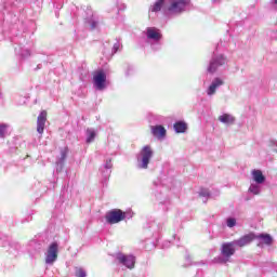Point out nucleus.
Masks as SVG:
<instances>
[{
    "mask_svg": "<svg viewBox=\"0 0 277 277\" xmlns=\"http://www.w3.org/2000/svg\"><path fill=\"white\" fill-rule=\"evenodd\" d=\"M22 12H25V0H6L3 12L0 11V27L2 26V38L15 44V54L22 60H27L31 56V52L27 49L23 50L25 36L21 35L18 29Z\"/></svg>",
    "mask_w": 277,
    "mask_h": 277,
    "instance_id": "f257e3e1",
    "label": "nucleus"
},
{
    "mask_svg": "<svg viewBox=\"0 0 277 277\" xmlns=\"http://www.w3.org/2000/svg\"><path fill=\"white\" fill-rule=\"evenodd\" d=\"M253 241L254 234L250 233L234 241L224 242L221 247V254L213 259V263L217 265L230 263V256H234L235 252H237V248H246V246H250Z\"/></svg>",
    "mask_w": 277,
    "mask_h": 277,
    "instance_id": "f03ea898",
    "label": "nucleus"
},
{
    "mask_svg": "<svg viewBox=\"0 0 277 277\" xmlns=\"http://www.w3.org/2000/svg\"><path fill=\"white\" fill-rule=\"evenodd\" d=\"M189 3L190 0H169V3L163 6L164 16H167V18L181 16V14L187 10Z\"/></svg>",
    "mask_w": 277,
    "mask_h": 277,
    "instance_id": "7ed1b4c3",
    "label": "nucleus"
},
{
    "mask_svg": "<svg viewBox=\"0 0 277 277\" xmlns=\"http://www.w3.org/2000/svg\"><path fill=\"white\" fill-rule=\"evenodd\" d=\"M155 157V151L150 145H145L136 156V168L138 170H148L150 160Z\"/></svg>",
    "mask_w": 277,
    "mask_h": 277,
    "instance_id": "20e7f679",
    "label": "nucleus"
},
{
    "mask_svg": "<svg viewBox=\"0 0 277 277\" xmlns=\"http://www.w3.org/2000/svg\"><path fill=\"white\" fill-rule=\"evenodd\" d=\"M113 259L116 265H119L123 271L135 269V263L137 259L133 254H124L122 252H117L113 254Z\"/></svg>",
    "mask_w": 277,
    "mask_h": 277,
    "instance_id": "39448f33",
    "label": "nucleus"
},
{
    "mask_svg": "<svg viewBox=\"0 0 277 277\" xmlns=\"http://www.w3.org/2000/svg\"><path fill=\"white\" fill-rule=\"evenodd\" d=\"M146 38L147 42L150 44L153 51L161 50V40L163 39V35L161 30L157 27H147L146 28Z\"/></svg>",
    "mask_w": 277,
    "mask_h": 277,
    "instance_id": "423d86ee",
    "label": "nucleus"
},
{
    "mask_svg": "<svg viewBox=\"0 0 277 277\" xmlns=\"http://www.w3.org/2000/svg\"><path fill=\"white\" fill-rule=\"evenodd\" d=\"M133 211H122L120 209H113L106 213V222L108 224H119L123 220H131Z\"/></svg>",
    "mask_w": 277,
    "mask_h": 277,
    "instance_id": "0eeeda50",
    "label": "nucleus"
},
{
    "mask_svg": "<svg viewBox=\"0 0 277 277\" xmlns=\"http://www.w3.org/2000/svg\"><path fill=\"white\" fill-rule=\"evenodd\" d=\"M224 64H226V58L224 57V55L213 52L207 70L208 72H210V75H213L217 70V68L224 66Z\"/></svg>",
    "mask_w": 277,
    "mask_h": 277,
    "instance_id": "6e6552de",
    "label": "nucleus"
},
{
    "mask_svg": "<svg viewBox=\"0 0 277 277\" xmlns=\"http://www.w3.org/2000/svg\"><path fill=\"white\" fill-rule=\"evenodd\" d=\"M60 252V243L53 241L49 245L45 252V265H53L57 261V253Z\"/></svg>",
    "mask_w": 277,
    "mask_h": 277,
    "instance_id": "1a4fd4ad",
    "label": "nucleus"
},
{
    "mask_svg": "<svg viewBox=\"0 0 277 277\" xmlns=\"http://www.w3.org/2000/svg\"><path fill=\"white\" fill-rule=\"evenodd\" d=\"M111 168H114V163H111V158H106L104 160V163L100 167L103 185H107V181H109V177L111 176Z\"/></svg>",
    "mask_w": 277,
    "mask_h": 277,
    "instance_id": "9d476101",
    "label": "nucleus"
},
{
    "mask_svg": "<svg viewBox=\"0 0 277 277\" xmlns=\"http://www.w3.org/2000/svg\"><path fill=\"white\" fill-rule=\"evenodd\" d=\"M93 84L95 90H98L100 92H103V90L107 88V75L105 71L101 70L94 75Z\"/></svg>",
    "mask_w": 277,
    "mask_h": 277,
    "instance_id": "9b49d317",
    "label": "nucleus"
},
{
    "mask_svg": "<svg viewBox=\"0 0 277 277\" xmlns=\"http://www.w3.org/2000/svg\"><path fill=\"white\" fill-rule=\"evenodd\" d=\"M0 246L2 248H6L9 252H12V250H15V251L21 250V243L16 241H12V239L5 235L0 237Z\"/></svg>",
    "mask_w": 277,
    "mask_h": 277,
    "instance_id": "f8f14e48",
    "label": "nucleus"
},
{
    "mask_svg": "<svg viewBox=\"0 0 277 277\" xmlns=\"http://www.w3.org/2000/svg\"><path fill=\"white\" fill-rule=\"evenodd\" d=\"M27 250L31 256H34V254H40V252L44 250V242L36 239L30 240Z\"/></svg>",
    "mask_w": 277,
    "mask_h": 277,
    "instance_id": "ddd939ff",
    "label": "nucleus"
},
{
    "mask_svg": "<svg viewBox=\"0 0 277 277\" xmlns=\"http://www.w3.org/2000/svg\"><path fill=\"white\" fill-rule=\"evenodd\" d=\"M222 85H224V80L222 78H214L206 90L207 96H214L217 88H222Z\"/></svg>",
    "mask_w": 277,
    "mask_h": 277,
    "instance_id": "4468645a",
    "label": "nucleus"
},
{
    "mask_svg": "<svg viewBox=\"0 0 277 277\" xmlns=\"http://www.w3.org/2000/svg\"><path fill=\"white\" fill-rule=\"evenodd\" d=\"M47 124V110H42L37 117V132L39 135L44 133V126Z\"/></svg>",
    "mask_w": 277,
    "mask_h": 277,
    "instance_id": "2eb2a0df",
    "label": "nucleus"
},
{
    "mask_svg": "<svg viewBox=\"0 0 277 277\" xmlns=\"http://www.w3.org/2000/svg\"><path fill=\"white\" fill-rule=\"evenodd\" d=\"M254 239L259 240L258 246H263V243H265V246H272V243H274V238H272L269 234L254 235L253 241Z\"/></svg>",
    "mask_w": 277,
    "mask_h": 277,
    "instance_id": "dca6fc26",
    "label": "nucleus"
},
{
    "mask_svg": "<svg viewBox=\"0 0 277 277\" xmlns=\"http://www.w3.org/2000/svg\"><path fill=\"white\" fill-rule=\"evenodd\" d=\"M252 177L258 185H263V183H265V175H263L262 170L254 169L252 171Z\"/></svg>",
    "mask_w": 277,
    "mask_h": 277,
    "instance_id": "f3484780",
    "label": "nucleus"
},
{
    "mask_svg": "<svg viewBox=\"0 0 277 277\" xmlns=\"http://www.w3.org/2000/svg\"><path fill=\"white\" fill-rule=\"evenodd\" d=\"M151 133L154 137H166V128L163 126L151 127Z\"/></svg>",
    "mask_w": 277,
    "mask_h": 277,
    "instance_id": "a211bd4d",
    "label": "nucleus"
},
{
    "mask_svg": "<svg viewBox=\"0 0 277 277\" xmlns=\"http://www.w3.org/2000/svg\"><path fill=\"white\" fill-rule=\"evenodd\" d=\"M66 157H68V147H65L64 149L61 150V157L56 161V166L61 170L62 168H64V162L66 161Z\"/></svg>",
    "mask_w": 277,
    "mask_h": 277,
    "instance_id": "6ab92c4d",
    "label": "nucleus"
},
{
    "mask_svg": "<svg viewBox=\"0 0 277 277\" xmlns=\"http://www.w3.org/2000/svg\"><path fill=\"white\" fill-rule=\"evenodd\" d=\"M71 192L72 190L70 189V185L68 183H65L61 189V199L66 200L70 198Z\"/></svg>",
    "mask_w": 277,
    "mask_h": 277,
    "instance_id": "aec40b11",
    "label": "nucleus"
},
{
    "mask_svg": "<svg viewBox=\"0 0 277 277\" xmlns=\"http://www.w3.org/2000/svg\"><path fill=\"white\" fill-rule=\"evenodd\" d=\"M220 122H222L223 124H227L230 126L235 122V117H233V115H228V114H223L219 117Z\"/></svg>",
    "mask_w": 277,
    "mask_h": 277,
    "instance_id": "412c9836",
    "label": "nucleus"
},
{
    "mask_svg": "<svg viewBox=\"0 0 277 277\" xmlns=\"http://www.w3.org/2000/svg\"><path fill=\"white\" fill-rule=\"evenodd\" d=\"M173 129L175 133H185V131H187V123H185V121H176Z\"/></svg>",
    "mask_w": 277,
    "mask_h": 277,
    "instance_id": "4be33fe9",
    "label": "nucleus"
},
{
    "mask_svg": "<svg viewBox=\"0 0 277 277\" xmlns=\"http://www.w3.org/2000/svg\"><path fill=\"white\" fill-rule=\"evenodd\" d=\"M163 5H166V0H157L149 10L150 12H161Z\"/></svg>",
    "mask_w": 277,
    "mask_h": 277,
    "instance_id": "5701e85b",
    "label": "nucleus"
},
{
    "mask_svg": "<svg viewBox=\"0 0 277 277\" xmlns=\"http://www.w3.org/2000/svg\"><path fill=\"white\" fill-rule=\"evenodd\" d=\"M85 135H87V144H92V142H94V140L96 138V132L92 129H87L85 131Z\"/></svg>",
    "mask_w": 277,
    "mask_h": 277,
    "instance_id": "b1692460",
    "label": "nucleus"
},
{
    "mask_svg": "<svg viewBox=\"0 0 277 277\" xmlns=\"http://www.w3.org/2000/svg\"><path fill=\"white\" fill-rule=\"evenodd\" d=\"M199 196L201 198H205L203 202L207 203V200H209V198H211V193L207 188H201L199 190Z\"/></svg>",
    "mask_w": 277,
    "mask_h": 277,
    "instance_id": "393cba45",
    "label": "nucleus"
},
{
    "mask_svg": "<svg viewBox=\"0 0 277 277\" xmlns=\"http://www.w3.org/2000/svg\"><path fill=\"white\" fill-rule=\"evenodd\" d=\"M249 192L254 196H259V194H261V186H259V184H251L249 187Z\"/></svg>",
    "mask_w": 277,
    "mask_h": 277,
    "instance_id": "a878e982",
    "label": "nucleus"
},
{
    "mask_svg": "<svg viewBox=\"0 0 277 277\" xmlns=\"http://www.w3.org/2000/svg\"><path fill=\"white\" fill-rule=\"evenodd\" d=\"M75 276L76 277H87L88 273L83 269V267H75Z\"/></svg>",
    "mask_w": 277,
    "mask_h": 277,
    "instance_id": "bb28decb",
    "label": "nucleus"
},
{
    "mask_svg": "<svg viewBox=\"0 0 277 277\" xmlns=\"http://www.w3.org/2000/svg\"><path fill=\"white\" fill-rule=\"evenodd\" d=\"M121 50H122V43L120 42V40H117V42H115L113 45L111 53L113 55H116V53Z\"/></svg>",
    "mask_w": 277,
    "mask_h": 277,
    "instance_id": "cd10ccee",
    "label": "nucleus"
},
{
    "mask_svg": "<svg viewBox=\"0 0 277 277\" xmlns=\"http://www.w3.org/2000/svg\"><path fill=\"white\" fill-rule=\"evenodd\" d=\"M226 224H227L228 228H234V226H237V219L228 217L226 220Z\"/></svg>",
    "mask_w": 277,
    "mask_h": 277,
    "instance_id": "c85d7f7f",
    "label": "nucleus"
},
{
    "mask_svg": "<svg viewBox=\"0 0 277 277\" xmlns=\"http://www.w3.org/2000/svg\"><path fill=\"white\" fill-rule=\"evenodd\" d=\"M88 24L90 25L92 30H94V29H96V27H98V21L93 19V18L89 19Z\"/></svg>",
    "mask_w": 277,
    "mask_h": 277,
    "instance_id": "c756f323",
    "label": "nucleus"
},
{
    "mask_svg": "<svg viewBox=\"0 0 277 277\" xmlns=\"http://www.w3.org/2000/svg\"><path fill=\"white\" fill-rule=\"evenodd\" d=\"M5 133H8V126L0 124V137H5Z\"/></svg>",
    "mask_w": 277,
    "mask_h": 277,
    "instance_id": "7c9ffc66",
    "label": "nucleus"
},
{
    "mask_svg": "<svg viewBox=\"0 0 277 277\" xmlns=\"http://www.w3.org/2000/svg\"><path fill=\"white\" fill-rule=\"evenodd\" d=\"M160 205H164V206H168L170 205V199H166V200H162L161 197L157 196Z\"/></svg>",
    "mask_w": 277,
    "mask_h": 277,
    "instance_id": "2f4dec72",
    "label": "nucleus"
},
{
    "mask_svg": "<svg viewBox=\"0 0 277 277\" xmlns=\"http://www.w3.org/2000/svg\"><path fill=\"white\" fill-rule=\"evenodd\" d=\"M31 220H32L31 215H28L25 219L21 220V224H25V222H31Z\"/></svg>",
    "mask_w": 277,
    "mask_h": 277,
    "instance_id": "473e14b6",
    "label": "nucleus"
},
{
    "mask_svg": "<svg viewBox=\"0 0 277 277\" xmlns=\"http://www.w3.org/2000/svg\"><path fill=\"white\" fill-rule=\"evenodd\" d=\"M186 265H198V263H192V258H189V255H186Z\"/></svg>",
    "mask_w": 277,
    "mask_h": 277,
    "instance_id": "72a5a7b5",
    "label": "nucleus"
},
{
    "mask_svg": "<svg viewBox=\"0 0 277 277\" xmlns=\"http://www.w3.org/2000/svg\"><path fill=\"white\" fill-rule=\"evenodd\" d=\"M88 75H90V71H84V75L80 77L81 81H83Z\"/></svg>",
    "mask_w": 277,
    "mask_h": 277,
    "instance_id": "f704fd0d",
    "label": "nucleus"
},
{
    "mask_svg": "<svg viewBox=\"0 0 277 277\" xmlns=\"http://www.w3.org/2000/svg\"><path fill=\"white\" fill-rule=\"evenodd\" d=\"M162 248H170V241H164L162 243Z\"/></svg>",
    "mask_w": 277,
    "mask_h": 277,
    "instance_id": "c9c22d12",
    "label": "nucleus"
},
{
    "mask_svg": "<svg viewBox=\"0 0 277 277\" xmlns=\"http://www.w3.org/2000/svg\"><path fill=\"white\" fill-rule=\"evenodd\" d=\"M131 70H133V67H128V71L126 72V75L129 76Z\"/></svg>",
    "mask_w": 277,
    "mask_h": 277,
    "instance_id": "e433bc0d",
    "label": "nucleus"
},
{
    "mask_svg": "<svg viewBox=\"0 0 277 277\" xmlns=\"http://www.w3.org/2000/svg\"><path fill=\"white\" fill-rule=\"evenodd\" d=\"M271 5H277V0H271Z\"/></svg>",
    "mask_w": 277,
    "mask_h": 277,
    "instance_id": "4c0bfd02",
    "label": "nucleus"
},
{
    "mask_svg": "<svg viewBox=\"0 0 277 277\" xmlns=\"http://www.w3.org/2000/svg\"><path fill=\"white\" fill-rule=\"evenodd\" d=\"M155 226H157V224L151 223V225L149 226V228H155Z\"/></svg>",
    "mask_w": 277,
    "mask_h": 277,
    "instance_id": "58836bf2",
    "label": "nucleus"
},
{
    "mask_svg": "<svg viewBox=\"0 0 277 277\" xmlns=\"http://www.w3.org/2000/svg\"><path fill=\"white\" fill-rule=\"evenodd\" d=\"M212 3H220V0H212Z\"/></svg>",
    "mask_w": 277,
    "mask_h": 277,
    "instance_id": "ea45409f",
    "label": "nucleus"
},
{
    "mask_svg": "<svg viewBox=\"0 0 277 277\" xmlns=\"http://www.w3.org/2000/svg\"><path fill=\"white\" fill-rule=\"evenodd\" d=\"M154 185L157 186V182H154Z\"/></svg>",
    "mask_w": 277,
    "mask_h": 277,
    "instance_id": "a19ab883",
    "label": "nucleus"
},
{
    "mask_svg": "<svg viewBox=\"0 0 277 277\" xmlns=\"http://www.w3.org/2000/svg\"><path fill=\"white\" fill-rule=\"evenodd\" d=\"M30 25H34V22H30Z\"/></svg>",
    "mask_w": 277,
    "mask_h": 277,
    "instance_id": "79ce46f5",
    "label": "nucleus"
},
{
    "mask_svg": "<svg viewBox=\"0 0 277 277\" xmlns=\"http://www.w3.org/2000/svg\"><path fill=\"white\" fill-rule=\"evenodd\" d=\"M38 68H40V65H38Z\"/></svg>",
    "mask_w": 277,
    "mask_h": 277,
    "instance_id": "37998d69",
    "label": "nucleus"
}]
</instances>
